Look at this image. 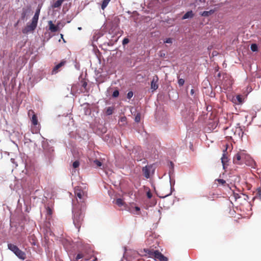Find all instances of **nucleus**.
Masks as SVG:
<instances>
[{"label": "nucleus", "instance_id": "obj_18", "mask_svg": "<svg viewBox=\"0 0 261 261\" xmlns=\"http://www.w3.org/2000/svg\"><path fill=\"white\" fill-rule=\"evenodd\" d=\"M64 0H58L53 5V7L54 8H59L62 5Z\"/></svg>", "mask_w": 261, "mask_h": 261}, {"label": "nucleus", "instance_id": "obj_10", "mask_svg": "<svg viewBox=\"0 0 261 261\" xmlns=\"http://www.w3.org/2000/svg\"><path fill=\"white\" fill-rule=\"evenodd\" d=\"M242 155H243V158L242 159V164H245L246 165H249V162H252L250 156L244 151H242Z\"/></svg>", "mask_w": 261, "mask_h": 261}, {"label": "nucleus", "instance_id": "obj_43", "mask_svg": "<svg viewBox=\"0 0 261 261\" xmlns=\"http://www.w3.org/2000/svg\"><path fill=\"white\" fill-rule=\"evenodd\" d=\"M135 209L137 211H139L140 210V208L138 206H136Z\"/></svg>", "mask_w": 261, "mask_h": 261}, {"label": "nucleus", "instance_id": "obj_9", "mask_svg": "<svg viewBox=\"0 0 261 261\" xmlns=\"http://www.w3.org/2000/svg\"><path fill=\"white\" fill-rule=\"evenodd\" d=\"M152 167V165H147L143 167V174L146 178H149L150 177V170Z\"/></svg>", "mask_w": 261, "mask_h": 261}, {"label": "nucleus", "instance_id": "obj_27", "mask_svg": "<svg viewBox=\"0 0 261 261\" xmlns=\"http://www.w3.org/2000/svg\"><path fill=\"white\" fill-rule=\"evenodd\" d=\"M251 49L253 51H256L257 50V46L256 44H252L251 45Z\"/></svg>", "mask_w": 261, "mask_h": 261}, {"label": "nucleus", "instance_id": "obj_41", "mask_svg": "<svg viewBox=\"0 0 261 261\" xmlns=\"http://www.w3.org/2000/svg\"><path fill=\"white\" fill-rule=\"evenodd\" d=\"M195 93V91L194 89H191L190 91V94L191 95H194Z\"/></svg>", "mask_w": 261, "mask_h": 261}, {"label": "nucleus", "instance_id": "obj_30", "mask_svg": "<svg viewBox=\"0 0 261 261\" xmlns=\"http://www.w3.org/2000/svg\"><path fill=\"white\" fill-rule=\"evenodd\" d=\"M93 162L97 167H100L102 165V163L97 160H94Z\"/></svg>", "mask_w": 261, "mask_h": 261}, {"label": "nucleus", "instance_id": "obj_39", "mask_svg": "<svg viewBox=\"0 0 261 261\" xmlns=\"http://www.w3.org/2000/svg\"><path fill=\"white\" fill-rule=\"evenodd\" d=\"M147 196L148 198H151L152 197V194L150 192L147 193Z\"/></svg>", "mask_w": 261, "mask_h": 261}, {"label": "nucleus", "instance_id": "obj_4", "mask_svg": "<svg viewBox=\"0 0 261 261\" xmlns=\"http://www.w3.org/2000/svg\"><path fill=\"white\" fill-rule=\"evenodd\" d=\"M37 25V24L31 22L30 24H28L27 26L22 29V32L23 34H28L29 32H32L35 30Z\"/></svg>", "mask_w": 261, "mask_h": 261}, {"label": "nucleus", "instance_id": "obj_3", "mask_svg": "<svg viewBox=\"0 0 261 261\" xmlns=\"http://www.w3.org/2000/svg\"><path fill=\"white\" fill-rule=\"evenodd\" d=\"M8 249L12 251L19 258L24 260L26 258V254L24 252L20 250L17 246L13 244H8Z\"/></svg>", "mask_w": 261, "mask_h": 261}, {"label": "nucleus", "instance_id": "obj_11", "mask_svg": "<svg viewBox=\"0 0 261 261\" xmlns=\"http://www.w3.org/2000/svg\"><path fill=\"white\" fill-rule=\"evenodd\" d=\"M31 11V7L28 6L27 8H23L22 9V12L21 14V18L22 20H24L25 18L27 16L28 14L30 13Z\"/></svg>", "mask_w": 261, "mask_h": 261}, {"label": "nucleus", "instance_id": "obj_19", "mask_svg": "<svg viewBox=\"0 0 261 261\" xmlns=\"http://www.w3.org/2000/svg\"><path fill=\"white\" fill-rule=\"evenodd\" d=\"M31 122L34 125H36L38 122L37 116L36 114H33V116L31 118Z\"/></svg>", "mask_w": 261, "mask_h": 261}, {"label": "nucleus", "instance_id": "obj_37", "mask_svg": "<svg viewBox=\"0 0 261 261\" xmlns=\"http://www.w3.org/2000/svg\"><path fill=\"white\" fill-rule=\"evenodd\" d=\"M41 6H40V5H39V6H38V8H37V9L36 10V12H35V14H36V15H39V14H40V9H41Z\"/></svg>", "mask_w": 261, "mask_h": 261}, {"label": "nucleus", "instance_id": "obj_42", "mask_svg": "<svg viewBox=\"0 0 261 261\" xmlns=\"http://www.w3.org/2000/svg\"><path fill=\"white\" fill-rule=\"evenodd\" d=\"M237 98L238 99V100L240 102H242V98L240 96V95H238L237 96Z\"/></svg>", "mask_w": 261, "mask_h": 261}, {"label": "nucleus", "instance_id": "obj_21", "mask_svg": "<svg viewBox=\"0 0 261 261\" xmlns=\"http://www.w3.org/2000/svg\"><path fill=\"white\" fill-rule=\"evenodd\" d=\"M115 203L119 206H121L125 204V202L121 198L117 199L116 200Z\"/></svg>", "mask_w": 261, "mask_h": 261}, {"label": "nucleus", "instance_id": "obj_34", "mask_svg": "<svg viewBox=\"0 0 261 261\" xmlns=\"http://www.w3.org/2000/svg\"><path fill=\"white\" fill-rule=\"evenodd\" d=\"M80 165V163L77 161H75L73 163L72 166L74 168H77Z\"/></svg>", "mask_w": 261, "mask_h": 261}, {"label": "nucleus", "instance_id": "obj_45", "mask_svg": "<svg viewBox=\"0 0 261 261\" xmlns=\"http://www.w3.org/2000/svg\"><path fill=\"white\" fill-rule=\"evenodd\" d=\"M19 23V21H18L14 25L15 27H16L17 25V24H18Z\"/></svg>", "mask_w": 261, "mask_h": 261}, {"label": "nucleus", "instance_id": "obj_26", "mask_svg": "<svg viewBox=\"0 0 261 261\" xmlns=\"http://www.w3.org/2000/svg\"><path fill=\"white\" fill-rule=\"evenodd\" d=\"M135 120L137 122H139L141 120V114L140 113H137L135 116Z\"/></svg>", "mask_w": 261, "mask_h": 261}, {"label": "nucleus", "instance_id": "obj_24", "mask_svg": "<svg viewBox=\"0 0 261 261\" xmlns=\"http://www.w3.org/2000/svg\"><path fill=\"white\" fill-rule=\"evenodd\" d=\"M215 181H217L220 185L225 186L226 185V181L223 179H217Z\"/></svg>", "mask_w": 261, "mask_h": 261}, {"label": "nucleus", "instance_id": "obj_47", "mask_svg": "<svg viewBox=\"0 0 261 261\" xmlns=\"http://www.w3.org/2000/svg\"><path fill=\"white\" fill-rule=\"evenodd\" d=\"M85 260H88V259H89V258H85Z\"/></svg>", "mask_w": 261, "mask_h": 261}, {"label": "nucleus", "instance_id": "obj_29", "mask_svg": "<svg viewBox=\"0 0 261 261\" xmlns=\"http://www.w3.org/2000/svg\"><path fill=\"white\" fill-rule=\"evenodd\" d=\"M164 43L172 44L173 43V39L171 38H167L164 40Z\"/></svg>", "mask_w": 261, "mask_h": 261}, {"label": "nucleus", "instance_id": "obj_46", "mask_svg": "<svg viewBox=\"0 0 261 261\" xmlns=\"http://www.w3.org/2000/svg\"><path fill=\"white\" fill-rule=\"evenodd\" d=\"M97 260V258H95L93 260V261H96Z\"/></svg>", "mask_w": 261, "mask_h": 261}, {"label": "nucleus", "instance_id": "obj_1", "mask_svg": "<svg viewBox=\"0 0 261 261\" xmlns=\"http://www.w3.org/2000/svg\"><path fill=\"white\" fill-rule=\"evenodd\" d=\"M86 204H83L82 206H80V204H77L75 205L73 207V223L74 226L78 229V231H80V229L84 221V212L86 210Z\"/></svg>", "mask_w": 261, "mask_h": 261}, {"label": "nucleus", "instance_id": "obj_12", "mask_svg": "<svg viewBox=\"0 0 261 261\" xmlns=\"http://www.w3.org/2000/svg\"><path fill=\"white\" fill-rule=\"evenodd\" d=\"M49 30L51 32H56L58 31L59 27L55 25L51 21H48Z\"/></svg>", "mask_w": 261, "mask_h": 261}, {"label": "nucleus", "instance_id": "obj_44", "mask_svg": "<svg viewBox=\"0 0 261 261\" xmlns=\"http://www.w3.org/2000/svg\"><path fill=\"white\" fill-rule=\"evenodd\" d=\"M61 38L62 39H63V40L64 42H65V41L64 39L63 38V35L62 34H61Z\"/></svg>", "mask_w": 261, "mask_h": 261}, {"label": "nucleus", "instance_id": "obj_5", "mask_svg": "<svg viewBox=\"0 0 261 261\" xmlns=\"http://www.w3.org/2000/svg\"><path fill=\"white\" fill-rule=\"evenodd\" d=\"M227 145H226L225 149L223 150V155L221 159V162L223 166V168H225V166L227 165V163L228 162V157L227 156Z\"/></svg>", "mask_w": 261, "mask_h": 261}, {"label": "nucleus", "instance_id": "obj_14", "mask_svg": "<svg viewBox=\"0 0 261 261\" xmlns=\"http://www.w3.org/2000/svg\"><path fill=\"white\" fill-rule=\"evenodd\" d=\"M29 241L32 245L35 246L37 244V240L34 234L29 237Z\"/></svg>", "mask_w": 261, "mask_h": 261}, {"label": "nucleus", "instance_id": "obj_36", "mask_svg": "<svg viewBox=\"0 0 261 261\" xmlns=\"http://www.w3.org/2000/svg\"><path fill=\"white\" fill-rule=\"evenodd\" d=\"M33 114H35L34 111L32 110H30L29 111H28V116L31 117V116H33Z\"/></svg>", "mask_w": 261, "mask_h": 261}, {"label": "nucleus", "instance_id": "obj_2", "mask_svg": "<svg viewBox=\"0 0 261 261\" xmlns=\"http://www.w3.org/2000/svg\"><path fill=\"white\" fill-rule=\"evenodd\" d=\"M74 194L80 206H82V204H85V202L87 197V194L86 192L82 189L81 187L77 186L75 187Z\"/></svg>", "mask_w": 261, "mask_h": 261}, {"label": "nucleus", "instance_id": "obj_31", "mask_svg": "<svg viewBox=\"0 0 261 261\" xmlns=\"http://www.w3.org/2000/svg\"><path fill=\"white\" fill-rule=\"evenodd\" d=\"M185 83V80L182 79H179L178 80V84L179 86H182Z\"/></svg>", "mask_w": 261, "mask_h": 261}, {"label": "nucleus", "instance_id": "obj_35", "mask_svg": "<svg viewBox=\"0 0 261 261\" xmlns=\"http://www.w3.org/2000/svg\"><path fill=\"white\" fill-rule=\"evenodd\" d=\"M133 92L132 91H129L128 92L127 94V98L128 99H130L133 96Z\"/></svg>", "mask_w": 261, "mask_h": 261}, {"label": "nucleus", "instance_id": "obj_33", "mask_svg": "<svg viewBox=\"0 0 261 261\" xmlns=\"http://www.w3.org/2000/svg\"><path fill=\"white\" fill-rule=\"evenodd\" d=\"M84 257V255H83V254L82 253H79L77 254L76 257H75V260H77L81 258H82Z\"/></svg>", "mask_w": 261, "mask_h": 261}, {"label": "nucleus", "instance_id": "obj_16", "mask_svg": "<svg viewBox=\"0 0 261 261\" xmlns=\"http://www.w3.org/2000/svg\"><path fill=\"white\" fill-rule=\"evenodd\" d=\"M194 14L193 13L192 11H190L186 13L184 15L182 16V19H186L189 18L193 17Z\"/></svg>", "mask_w": 261, "mask_h": 261}, {"label": "nucleus", "instance_id": "obj_6", "mask_svg": "<svg viewBox=\"0 0 261 261\" xmlns=\"http://www.w3.org/2000/svg\"><path fill=\"white\" fill-rule=\"evenodd\" d=\"M243 158V155H242V151H239L234 156L233 162L236 164L241 165L242 164V159Z\"/></svg>", "mask_w": 261, "mask_h": 261}, {"label": "nucleus", "instance_id": "obj_20", "mask_svg": "<svg viewBox=\"0 0 261 261\" xmlns=\"http://www.w3.org/2000/svg\"><path fill=\"white\" fill-rule=\"evenodd\" d=\"M214 13V11L213 10H211L208 11H205L202 13L201 15L204 17H207V16H209L210 15L213 14Z\"/></svg>", "mask_w": 261, "mask_h": 261}, {"label": "nucleus", "instance_id": "obj_32", "mask_svg": "<svg viewBox=\"0 0 261 261\" xmlns=\"http://www.w3.org/2000/svg\"><path fill=\"white\" fill-rule=\"evenodd\" d=\"M119 91L116 90H115L113 92V94H112V96L113 97H117L119 96Z\"/></svg>", "mask_w": 261, "mask_h": 261}, {"label": "nucleus", "instance_id": "obj_13", "mask_svg": "<svg viewBox=\"0 0 261 261\" xmlns=\"http://www.w3.org/2000/svg\"><path fill=\"white\" fill-rule=\"evenodd\" d=\"M65 63L66 61H62L60 63L55 66V67L53 69V72L55 73H56L58 72V69L60 67L63 66L65 64Z\"/></svg>", "mask_w": 261, "mask_h": 261}, {"label": "nucleus", "instance_id": "obj_38", "mask_svg": "<svg viewBox=\"0 0 261 261\" xmlns=\"http://www.w3.org/2000/svg\"><path fill=\"white\" fill-rule=\"evenodd\" d=\"M129 39L127 38H125L123 39V41H122V44L123 45H125V44H127L128 42H129Z\"/></svg>", "mask_w": 261, "mask_h": 261}, {"label": "nucleus", "instance_id": "obj_17", "mask_svg": "<svg viewBox=\"0 0 261 261\" xmlns=\"http://www.w3.org/2000/svg\"><path fill=\"white\" fill-rule=\"evenodd\" d=\"M144 251L147 253L150 257L153 258L154 252H155V250L151 249H144Z\"/></svg>", "mask_w": 261, "mask_h": 261}, {"label": "nucleus", "instance_id": "obj_25", "mask_svg": "<svg viewBox=\"0 0 261 261\" xmlns=\"http://www.w3.org/2000/svg\"><path fill=\"white\" fill-rule=\"evenodd\" d=\"M39 15H36V14H34L33 18H32V21L37 24L38 23V19H39Z\"/></svg>", "mask_w": 261, "mask_h": 261}, {"label": "nucleus", "instance_id": "obj_15", "mask_svg": "<svg viewBox=\"0 0 261 261\" xmlns=\"http://www.w3.org/2000/svg\"><path fill=\"white\" fill-rule=\"evenodd\" d=\"M127 123V118L125 116L121 117L118 121V124L120 126H124Z\"/></svg>", "mask_w": 261, "mask_h": 261}, {"label": "nucleus", "instance_id": "obj_28", "mask_svg": "<svg viewBox=\"0 0 261 261\" xmlns=\"http://www.w3.org/2000/svg\"><path fill=\"white\" fill-rule=\"evenodd\" d=\"M46 214L48 216H51L52 215V214H53V210H52V209L50 207H47L46 208Z\"/></svg>", "mask_w": 261, "mask_h": 261}, {"label": "nucleus", "instance_id": "obj_7", "mask_svg": "<svg viewBox=\"0 0 261 261\" xmlns=\"http://www.w3.org/2000/svg\"><path fill=\"white\" fill-rule=\"evenodd\" d=\"M153 258L155 259H159L160 261H167L168 258L162 254L159 251L155 250Z\"/></svg>", "mask_w": 261, "mask_h": 261}, {"label": "nucleus", "instance_id": "obj_40", "mask_svg": "<svg viewBox=\"0 0 261 261\" xmlns=\"http://www.w3.org/2000/svg\"><path fill=\"white\" fill-rule=\"evenodd\" d=\"M87 86V83L85 81H84L83 82V84H82V86L84 87V88H86Z\"/></svg>", "mask_w": 261, "mask_h": 261}, {"label": "nucleus", "instance_id": "obj_23", "mask_svg": "<svg viewBox=\"0 0 261 261\" xmlns=\"http://www.w3.org/2000/svg\"><path fill=\"white\" fill-rule=\"evenodd\" d=\"M111 0H103L102 1V4H101V9L102 10H104L107 6H108V4L110 2Z\"/></svg>", "mask_w": 261, "mask_h": 261}, {"label": "nucleus", "instance_id": "obj_22", "mask_svg": "<svg viewBox=\"0 0 261 261\" xmlns=\"http://www.w3.org/2000/svg\"><path fill=\"white\" fill-rule=\"evenodd\" d=\"M114 108L112 107H109L107 108L106 113L107 115H110L113 114Z\"/></svg>", "mask_w": 261, "mask_h": 261}, {"label": "nucleus", "instance_id": "obj_8", "mask_svg": "<svg viewBox=\"0 0 261 261\" xmlns=\"http://www.w3.org/2000/svg\"><path fill=\"white\" fill-rule=\"evenodd\" d=\"M158 81L159 77L157 75H155L153 76L152 80L151 82V89L152 91L156 90L158 88Z\"/></svg>", "mask_w": 261, "mask_h": 261}]
</instances>
